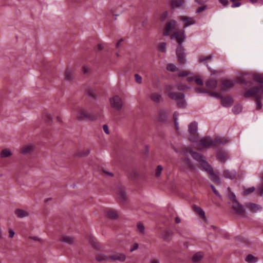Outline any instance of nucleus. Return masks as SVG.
I'll return each instance as SVG.
<instances>
[{
  "label": "nucleus",
  "instance_id": "obj_56",
  "mask_svg": "<svg viewBox=\"0 0 263 263\" xmlns=\"http://www.w3.org/2000/svg\"><path fill=\"white\" fill-rule=\"evenodd\" d=\"M167 12H164L161 15V21H164L166 19V18L167 17Z\"/></svg>",
  "mask_w": 263,
  "mask_h": 263
},
{
  "label": "nucleus",
  "instance_id": "obj_37",
  "mask_svg": "<svg viewBox=\"0 0 263 263\" xmlns=\"http://www.w3.org/2000/svg\"><path fill=\"white\" fill-rule=\"evenodd\" d=\"M194 210L200 216L205 217L204 212L201 208L197 206H194Z\"/></svg>",
  "mask_w": 263,
  "mask_h": 263
},
{
  "label": "nucleus",
  "instance_id": "obj_48",
  "mask_svg": "<svg viewBox=\"0 0 263 263\" xmlns=\"http://www.w3.org/2000/svg\"><path fill=\"white\" fill-rule=\"evenodd\" d=\"M211 187L214 194L218 197H221V195L213 185H211Z\"/></svg>",
  "mask_w": 263,
  "mask_h": 263
},
{
  "label": "nucleus",
  "instance_id": "obj_64",
  "mask_svg": "<svg viewBox=\"0 0 263 263\" xmlns=\"http://www.w3.org/2000/svg\"><path fill=\"white\" fill-rule=\"evenodd\" d=\"M196 91L198 92L201 93H206V92L203 91L200 88H196Z\"/></svg>",
  "mask_w": 263,
  "mask_h": 263
},
{
  "label": "nucleus",
  "instance_id": "obj_24",
  "mask_svg": "<svg viewBox=\"0 0 263 263\" xmlns=\"http://www.w3.org/2000/svg\"><path fill=\"white\" fill-rule=\"evenodd\" d=\"M170 3L172 7H180L184 5V0H170Z\"/></svg>",
  "mask_w": 263,
  "mask_h": 263
},
{
  "label": "nucleus",
  "instance_id": "obj_44",
  "mask_svg": "<svg viewBox=\"0 0 263 263\" xmlns=\"http://www.w3.org/2000/svg\"><path fill=\"white\" fill-rule=\"evenodd\" d=\"M254 191H255V187H253V186L250 187H249L247 189H246L244 191L243 194L245 195H249L250 193L253 192Z\"/></svg>",
  "mask_w": 263,
  "mask_h": 263
},
{
  "label": "nucleus",
  "instance_id": "obj_18",
  "mask_svg": "<svg viewBox=\"0 0 263 263\" xmlns=\"http://www.w3.org/2000/svg\"><path fill=\"white\" fill-rule=\"evenodd\" d=\"M213 54H210L208 56L204 57L203 55H200L199 57L198 60L200 63H204L209 70H211V68L209 67V64L207 63L206 61H211L213 58Z\"/></svg>",
  "mask_w": 263,
  "mask_h": 263
},
{
  "label": "nucleus",
  "instance_id": "obj_33",
  "mask_svg": "<svg viewBox=\"0 0 263 263\" xmlns=\"http://www.w3.org/2000/svg\"><path fill=\"white\" fill-rule=\"evenodd\" d=\"M129 176L132 179L136 180L139 177V172L137 170H132L129 174Z\"/></svg>",
  "mask_w": 263,
  "mask_h": 263
},
{
  "label": "nucleus",
  "instance_id": "obj_63",
  "mask_svg": "<svg viewBox=\"0 0 263 263\" xmlns=\"http://www.w3.org/2000/svg\"><path fill=\"white\" fill-rule=\"evenodd\" d=\"M96 48L98 49L99 50H102L103 49V46L101 44H98L96 46Z\"/></svg>",
  "mask_w": 263,
  "mask_h": 263
},
{
  "label": "nucleus",
  "instance_id": "obj_30",
  "mask_svg": "<svg viewBox=\"0 0 263 263\" xmlns=\"http://www.w3.org/2000/svg\"><path fill=\"white\" fill-rule=\"evenodd\" d=\"M62 242L68 243V244H72L74 242V238L72 237L68 236H63L61 240Z\"/></svg>",
  "mask_w": 263,
  "mask_h": 263
},
{
  "label": "nucleus",
  "instance_id": "obj_2",
  "mask_svg": "<svg viewBox=\"0 0 263 263\" xmlns=\"http://www.w3.org/2000/svg\"><path fill=\"white\" fill-rule=\"evenodd\" d=\"M255 81L261 83L258 87H254L246 91L244 96L246 98L255 96L256 98V109H260L262 107L261 101L263 100V74L255 75Z\"/></svg>",
  "mask_w": 263,
  "mask_h": 263
},
{
  "label": "nucleus",
  "instance_id": "obj_11",
  "mask_svg": "<svg viewBox=\"0 0 263 263\" xmlns=\"http://www.w3.org/2000/svg\"><path fill=\"white\" fill-rule=\"evenodd\" d=\"M176 23V22L174 20H171L168 22L165 26L163 35L167 36L169 35L170 32L175 29Z\"/></svg>",
  "mask_w": 263,
  "mask_h": 263
},
{
  "label": "nucleus",
  "instance_id": "obj_22",
  "mask_svg": "<svg viewBox=\"0 0 263 263\" xmlns=\"http://www.w3.org/2000/svg\"><path fill=\"white\" fill-rule=\"evenodd\" d=\"M218 82L215 79H210L208 80L205 83L206 86L210 88L214 89L216 87L217 85Z\"/></svg>",
  "mask_w": 263,
  "mask_h": 263
},
{
  "label": "nucleus",
  "instance_id": "obj_45",
  "mask_svg": "<svg viewBox=\"0 0 263 263\" xmlns=\"http://www.w3.org/2000/svg\"><path fill=\"white\" fill-rule=\"evenodd\" d=\"M189 88V87H187L186 85L184 84H180L177 85V89L179 90L185 91Z\"/></svg>",
  "mask_w": 263,
  "mask_h": 263
},
{
  "label": "nucleus",
  "instance_id": "obj_41",
  "mask_svg": "<svg viewBox=\"0 0 263 263\" xmlns=\"http://www.w3.org/2000/svg\"><path fill=\"white\" fill-rule=\"evenodd\" d=\"M163 167L161 165H158L155 171V175L156 177H159L162 171Z\"/></svg>",
  "mask_w": 263,
  "mask_h": 263
},
{
  "label": "nucleus",
  "instance_id": "obj_7",
  "mask_svg": "<svg viewBox=\"0 0 263 263\" xmlns=\"http://www.w3.org/2000/svg\"><path fill=\"white\" fill-rule=\"evenodd\" d=\"M77 117L80 120H82L84 119L94 120L97 118L96 115L88 112L86 110L83 108H81L79 110L78 113L77 114Z\"/></svg>",
  "mask_w": 263,
  "mask_h": 263
},
{
  "label": "nucleus",
  "instance_id": "obj_40",
  "mask_svg": "<svg viewBox=\"0 0 263 263\" xmlns=\"http://www.w3.org/2000/svg\"><path fill=\"white\" fill-rule=\"evenodd\" d=\"M137 230L141 233L143 234L144 233L145 228L144 225L141 222H138L137 223Z\"/></svg>",
  "mask_w": 263,
  "mask_h": 263
},
{
  "label": "nucleus",
  "instance_id": "obj_35",
  "mask_svg": "<svg viewBox=\"0 0 263 263\" xmlns=\"http://www.w3.org/2000/svg\"><path fill=\"white\" fill-rule=\"evenodd\" d=\"M245 260L249 263H254L256 262L257 259L253 255L249 254L246 257Z\"/></svg>",
  "mask_w": 263,
  "mask_h": 263
},
{
  "label": "nucleus",
  "instance_id": "obj_17",
  "mask_svg": "<svg viewBox=\"0 0 263 263\" xmlns=\"http://www.w3.org/2000/svg\"><path fill=\"white\" fill-rule=\"evenodd\" d=\"M181 20L183 21L184 23V27H186L190 25L194 24L195 23V21L193 18L185 16H182L181 17Z\"/></svg>",
  "mask_w": 263,
  "mask_h": 263
},
{
  "label": "nucleus",
  "instance_id": "obj_53",
  "mask_svg": "<svg viewBox=\"0 0 263 263\" xmlns=\"http://www.w3.org/2000/svg\"><path fill=\"white\" fill-rule=\"evenodd\" d=\"M139 248V245L137 243H135L134 246L130 248V251L133 252L134 251L138 249Z\"/></svg>",
  "mask_w": 263,
  "mask_h": 263
},
{
  "label": "nucleus",
  "instance_id": "obj_3",
  "mask_svg": "<svg viewBox=\"0 0 263 263\" xmlns=\"http://www.w3.org/2000/svg\"><path fill=\"white\" fill-rule=\"evenodd\" d=\"M185 38L184 31H176L171 35L172 40L176 39L178 43L176 48V55L179 63L180 64H184L186 63V53L182 46V43Z\"/></svg>",
  "mask_w": 263,
  "mask_h": 263
},
{
  "label": "nucleus",
  "instance_id": "obj_16",
  "mask_svg": "<svg viewBox=\"0 0 263 263\" xmlns=\"http://www.w3.org/2000/svg\"><path fill=\"white\" fill-rule=\"evenodd\" d=\"M246 206L251 212L253 213H256L257 211H260L262 209V207L260 205L250 202L247 203L246 204Z\"/></svg>",
  "mask_w": 263,
  "mask_h": 263
},
{
  "label": "nucleus",
  "instance_id": "obj_62",
  "mask_svg": "<svg viewBox=\"0 0 263 263\" xmlns=\"http://www.w3.org/2000/svg\"><path fill=\"white\" fill-rule=\"evenodd\" d=\"M186 80L189 82H192V81L195 80V77H189L186 79Z\"/></svg>",
  "mask_w": 263,
  "mask_h": 263
},
{
  "label": "nucleus",
  "instance_id": "obj_46",
  "mask_svg": "<svg viewBox=\"0 0 263 263\" xmlns=\"http://www.w3.org/2000/svg\"><path fill=\"white\" fill-rule=\"evenodd\" d=\"M135 80L136 82L138 84H141L142 81V77L138 74H135Z\"/></svg>",
  "mask_w": 263,
  "mask_h": 263
},
{
  "label": "nucleus",
  "instance_id": "obj_31",
  "mask_svg": "<svg viewBox=\"0 0 263 263\" xmlns=\"http://www.w3.org/2000/svg\"><path fill=\"white\" fill-rule=\"evenodd\" d=\"M12 155L9 149L5 148L2 151L0 156L2 158H7L10 157Z\"/></svg>",
  "mask_w": 263,
  "mask_h": 263
},
{
  "label": "nucleus",
  "instance_id": "obj_59",
  "mask_svg": "<svg viewBox=\"0 0 263 263\" xmlns=\"http://www.w3.org/2000/svg\"><path fill=\"white\" fill-rule=\"evenodd\" d=\"M241 5V3H239V2H237V3H233L231 7L232 8H235V7H239Z\"/></svg>",
  "mask_w": 263,
  "mask_h": 263
},
{
  "label": "nucleus",
  "instance_id": "obj_57",
  "mask_svg": "<svg viewBox=\"0 0 263 263\" xmlns=\"http://www.w3.org/2000/svg\"><path fill=\"white\" fill-rule=\"evenodd\" d=\"M149 263H160V261L158 259L153 258L149 260Z\"/></svg>",
  "mask_w": 263,
  "mask_h": 263
},
{
  "label": "nucleus",
  "instance_id": "obj_6",
  "mask_svg": "<svg viewBox=\"0 0 263 263\" xmlns=\"http://www.w3.org/2000/svg\"><path fill=\"white\" fill-rule=\"evenodd\" d=\"M197 128L198 124L196 122H193L189 125L188 131L191 134L189 137V139L192 142H196L198 141Z\"/></svg>",
  "mask_w": 263,
  "mask_h": 263
},
{
  "label": "nucleus",
  "instance_id": "obj_8",
  "mask_svg": "<svg viewBox=\"0 0 263 263\" xmlns=\"http://www.w3.org/2000/svg\"><path fill=\"white\" fill-rule=\"evenodd\" d=\"M111 106L117 110L121 109L123 106V102L120 97L115 96L110 99Z\"/></svg>",
  "mask_w": 263,
  "mask_h": 263
},
{
  "label": "nucleus",
  "instance_id": "obj_42",
  "mask_svg": "<svg viewBox=\"0 0 263 263\" xmlns=\"http://www.w3.org/2000/svg\"><path fill=\"white\" fill-rule=\"evenodd\" d=\"M167 69L168 71L174 72L177 69L176 66L173 64H169L167 66Z\"/></svg>",
  "mask_w": 263,
  "mask_h": 263
},
{
  "label": "nucleus",
  "instance_id": "obj_15",
  "mask_svg": "<svg viewBox=\"0 0 263 263\" xmlns=\"http://www.w3.org/2000/svg\"><path fill=\"white\" fill-rule=\"evenodd\" d=\"M118 197L120 202L124 204H125L127 201V197L125 192L124 190L120 189L118 193Z\"/></svg>",
  "mask_w": 263,
  "mask_h": 263
},
{
  "label": "nucleus",
  "instance_id": "obj_32",
  "mask_svg": "<svg viewBox=\"0 0 263 263\" xmlns=\"http://www.w3.org/2000/svg\"><path fill=\"white\" fill-rule=\"evenodd\" d=\"M203 255L202 252H198L193 256L192 261L194 262H198L203 258Z\"/></svg>",
  "mask_w": 263,
  "mask_h": 263
},
{
  "label": "nucleus",
  "instance_id": "obj_51",
  "mask_svg": "<svg viewBox=\"0 0 263 263\" xmlns=\"http://www.w3.org/2000/svg\"><path fill=\"white\" fill-rule=\"evenodd\" d=\"M229 196L230 199L233 201L234 202H235V201H237L235 195L233 193H230Z\"/></svg>",
  "mask_w": 263,
  "mask_h": 263
},
{
  "label": "nucleus",
  "instance_id": "obj_28",
  "mask_svg": "<svg viewBox=\"0 0 263 263\" xmlns=\"http://www.w3.org/2000/svg\"><path fill=\"white\" fill-rule=\"evenodd\" d=\"M223 176L224 177L228 179H234L236 176V172L235 171H230L226 170L223 172Z\"/></svg>",
  "mask_w": 263,
  "mask_h": 263
},
{
  "label": "nucleus",
  "instance_id": "obj_26",
  "mask_svg": "<svg viewBox=\"0 0 263 263\" xmlns=\"http://www.w3.org/2000/svg\"><path fill=\"white\" fill-rule=\"evenodd\" d=\"M172 235V232L170 230H166L162 232L161 238L165 241H168Z\"/></svg>",
  "mask_w": 263,
  "mask_h": 263
},
{
  "label": "nucleus",
  "instance_id": "obj_23",
  "mask_svg": "<svg viewBox=\"0 0 263 263\" xmlns=\"http://www.w3.org/2000/svg\"><path fill=\"white\" fill-rule=\"evenodd\" d=\"M107 216L110 219H117L118 218V214L117 211L109 209L107 212Z\"/></svg>",
  "mask_w": 263,
  "mask_h": 263
},
{
  "label": "nucleus",
  "instance_id": "obj_60",
  "mask_svg": "<svg viewBox=\"0 0 263 263\" xmlns=\"http://www.w3.org/2000/svg\"><path fill=\"white\" fill-rule=\"evenodd\" d=\"M196 2L199 5H203L208 0H195Z\"/></svg>",
  "mask_w": 263,
  "mask_h": 263
},
{
  "label": "nucleus",
  "instance_id": "obj_55",
  "mask_svg": "<svg viewBox=\"0 0 263 263\" xmlns=\"http://www.w3.org/2000/svg\"><path fill=\"white\" fill-rule=\"evenodd\" d=\"M219 2L224 6H228L229 2L228 0H219Z\"/></svg>",
  "mask_w": 263,
  "mask_h": 263
},
{
  "label": "nucleus",
  "instance_id": "obj_12",
  "mask_svg": "<svg viewBox=\"0 0 263 263\" xmlns=\"http://www.w3.org/2000/svg\"><path fill=\"white\" fill-rule=\"evenodd\" d=\"M15 214L19 218H24L29 217L30 213L29 211L21 209H17L14 211Z\"/></svg>",
  "mask_w": 263,
  "mask_h": 263
},
{
  "label": "nucleus",
  "instance_id": "obj_49",
  "mask_svg": "<svg viewBox=\"0 0 263 263\" xmlns=\"http://www.w3.org/2000/svg\"><path fill=\"white\" fill-rule=\"evenodd\" d=\"M189 74H190V73L187 71H181L179 73L178 76L180 77H186Z\"/></svg>",
  "mask_w": 263,
  "mask_h": 263
},
{
  "label": "nucleus",
  "instance_id": "obj_9",
  "mask_svg": "<svg viewBox=\"0 0 263 263\" xmlns=\"http://www.w3.org/2000/svg\"><path fill=\"white\" fill-rule=\"evenodd\" d=\"M198 145L204 148H210L214 146V142L210 137H204L199 140Z\"/></svg>",
  "mask_w": 263,
  "mask_h": 263
},
{
  "label": "nucleus",
  "instance_id": "obj_58",
  "mask_svg": "<svg viewBox=\"0 0 263 263\" xmlns=\"http://www.w3.org/2000/svg\"><path fill=\"white\" fill-rule=\"evenodd\" d=\"M29 238L35 241H40V238L36 236H29Z\"/></svg>",
  "mask_w": 263,
  "mask_h": 263
},
{
  "label": "nucleus",
  "instance_id": "obj_5",
  "mask_svg": "<svg viewBox=\"0 0 263 263\" xmlns=\"http://www.w3.org/2000/svg\"><path fill=\"white\" fill-rule=\"evenodd\" d=\"M201 170L206 171L210 175L211 179L216 184L220 183V179L218 175L214 173L211 166L205 161L201 164Z\"/></svg>",
  "mask_w": 263,
  "mask_h": 263
},
{
  "label": "nucleus",
  "instance_id": "obj_52",
  "mask_svg": "<svg viewBox=\"0 0 263 263\" xmlns=\"http://www.w3.org/2000/svg\"><path fill=\"white\" fill-rule=\"evenodd\" d=\"M8 233H9V237L10 238H12L14 237L15 232L12 229H9Z\"/></svg>",
  "mask_w": 263,
  "mask_h": 263
},
{
  "label": "nucleus",
  "instance_id": "obj_38",
  "mask_svg": "<svg viewBox=\"0 0 263 263\" xmlns=\"http://www.w3.org/2000/svg\"><path fill=\"white\" fill-rule=\"evenodd\" d=\"M72 78L73 77L71 71L70 70H66L65 79L66 81H70L72 79Z\"/></svg>",
  "mask_w": 263,
  "mask_h": 263
},
{
  "label": "nucleus",
  "instance_id": "obj_19",
  "mask_svg": "<svg viewBox=\"0 0 263 263\" xmlns=\"http://www.w3.org/2000/svg\"><path fill=\"white\" fill-rule=\"evenodd\" d=\"M214 142V146L216 145H224L229 142V139L227 137H217Z\"/></svg>",
  "mask_w": 263,
  "mask_h": 263
},
{
  "label": "nucleus",
  "instance_id": "obj_1",
  "mask_svg": "<svg viewBox=\"0 0 263 263\" xmlns=\"http://www.w3.org/2000/svg\"><path fill=\"white\" fill-rule=\"evenodd\" d=\"M189 155H191L193 158L199 163V168L201 169L202 161H205L204 157L197 152H194L189 147H182L180 152L179 161L180 169L185 172L196 169L195 165L189 158Z\"/></svg>",
  "mask_w": 263,
  "mask_h": 263
},
{
  "label": "nucleus",
  "instance_id": "obj_50",
  "mask_svg": "<svg viewBox=\"0 0 263 263\" xmlns=\"http://www.w3.org/2000/svg\"><path fill=\"white\" fill-rule=\"evenodd\" d=\"M206 8H207V6L206 5L203 6L202 7H200L197 9L196 13H199L201 12L202 11H204V10H205L206 9Z\"/></svg>",
  "mask_w": 263,
  "mask_h": 263
},
{
  "label": "nucleus",
  "instance_id": "obj_13",
  "mask_svg": "<svg viewBox=\"0 0 263 263\" xmlns=\"http://www.w3.org/2000/svg\"><path fill=\"white\" fill-rule=\"evenodd\" d=\"M232 208L235 212L238 214H243L245 213V209L244 206L240 204L238 201L233 202Z\"/></svg>",
  "mask_w": 263,
  "mask_h": 263
},
{
  "label": "nucleus",
  "instance_id": "obj_10",
  "mask_svg": "<svg viewBox=\"0 0 263 263\" xmlns=\"http://www.w3.org/2000/svg\"><path fill=\"white\" fill-rule=\"evenodd\" d=\"M109 258L110 261H119L122 262L125 261L126 255L124 253L116 252L109 255Z\"/></svg>",
  "mask_w": 263,
  "mask_h": 263
},
{
  "label": "nucleus",
  "instance_id": "obj_47",
  "mask_svg": "<svg viewBox=\"0 0 263 263\" xmlns=\"http://www.w3.org/2000/svg\"><path fill=\"white\" fill-rule=\"evenodd\" d=\"M194 81L198 85L202 86L203 84L202 80L200 78L197 77H195Z\"/></svg>",
  "mask_w": 263,
  "mask_h": 263
},
{
  "label": "nucleus",
  "instance_id": "obj_4",
  "mask_svg": "<svg viewBox=\"0 0 263 263\" xmlns=\"http://www.w3.org/2000/svg\"><path fill=\"white\" fill-rule=\"evenodd\" d=\"M174 88L173 85H167L166 87V92L167 96L175 101L177 106L179 108H185L187 106V102L185 99V95L181 92L174 91Z\"/></svg>",
  "mask_w": 263,
  "mask_h": 263
},
{
  "label": "nucleus",
  "instance_id": "obj_34",
  "mask_svg": "<svg viewBox=\"0 0 263 263\" xmlns=\"http://www.w3.org/2000/svg\"><path fill=\"white\" fill-rule=\"evenodd\" d=\"M90 153V149H87L84 151H79L76 153V155L78 157H85L88 155Z\"/></svg>",
  "mask_w": 263,
  "mask_h": 263
},
{
  "label": "nucleus",
  "instance_id": "obj_43",
  "mask_svg": "<svg viewBox=\"0 0 263 263\" xmlns=\"http://www.w3.org/2000/svg\"><path fill=\"white\" fill-rule=\"evenodd\" d=\"M218 159L222 162H224L227 159V156L223 153H219L218 155Z\"/></svg>",
  "mask_w": 263,
  "mask_h": 263
},
{
  "label": "nucleus",
  "instance_id": "obj_36",
  "mask_svg": "<svg viewBox=\"0 0 263 263\" xmlns=\"http://www.w3.org/2000/svg\"><path fill=\"white\" fill-rule=\"evenodd\" d=\"M166 43H165V42L160 43L158 46V50L161 52L165 53L166 51Z\"/></svg>",
  "mask_w": 263,
  "mask_h": 263
},
{
  "label": "nucleus",
  "instance_id": "obj_61",
  "mask_svg": "<svg viewBox=\"0 0 263 263\" xmlns=\"http://www.w3.org/2000/svg\"><path fill=\"white\" fill-rule=\"evenodd\" d=\"M238 83L240 84H247V82L243 80L242 78H239L238 80Z\"/></svg>",
  "mask_w": 263,
  "mask_h": 263
},
{
  "label": "nucleus",
  "instance_id": "obj_20",
  "mask_svg": "<svg viewBox=\"0 0 263 263\" xmlns=\"http://www.w3.org/2000/svg\"><path fill=\"white\" fill-rule=\"evenodd\" d=\"M150 98L153 101L157 103H160L163 100L161 95L157 92L152 93L150 96Z\"/></svg>",
  "mask_w": 263,
  "mask_h": 263
},
{
  "label": "nucleus",
  "instance_id": "obj_14",
  "mask_svg": "<svg viewBox=\"0 0 263 263\" xmlns=\"http://www.w3.org/2000/svg\"><path fill=\"white\" fill-rule=\"evenodd\" d=\"M35 149V146L32 144L26 145L21 148V153L25 155L31 154Z\"/></svg>",
  "mask_w": 263,
  "mask_h": 263
},
{
  "label": "nucleus",
  "instance_id": "obj_21",
  "mask_svg": "<svg viewBox=\"0 0 263 263\" xmlns=\"http://www.w3.org/2000/svg\"><path fill=\"white\" fill-rule=\"evenodd\" d=\"M96 259L99 262H106L110 260L109 256H107L102 253H98L96 256Z\"/></svg>",
  "mask_w": 263,
  "mask_h": 263
},
{
  "label": "nucleus",
  "instance_id": "obj_27",
  "mask_svg": "<svg viewBox=\"0 0 263 263\" xmlns=\"http://www.w3.org/2000/svg\"><path fill=\"white\" fill-rule=\"evenodd\" d=\"M167 119V114L164 110H160L157 120L159 122H163Z\"/></svg>",
  "mask_w": 263,
  "mask_h": 263
},
{
  "label": "nucleus",
  "instance_id": "obj_25",
  "mask_svg": "<svg viewBox=\"0 0 263 263\" xmlns=\"http://www.w3.org/2000/svg\"><path fill=\"white\" fill-rule=\"evenodd\" d=\"M221 84L224 87L230 88L234 86V83L232 80L224 79L222 81Z\"/></svg>",
  "mask_w": 263,
  "mask_h": 263
},
{
  "label": "nucleus",
  "instance_id": "obj_29",
  "mask_svg": "<svg viewBox=\"0 0 263 263\" xmlns=\"http://www.w3.org/2000/svg\"><path fill=\"white\" fill-rule=\"evenodd\" d=\"M221 104L224 107H230L232 104V100L230 98H224L221 100Z\"/></svg>",
  "mask_w": 263,
  "mask_h": 263
},
{
  "label": "nucleus",
  "instance_id": "obj_39",
  "mask_svg": "<svg viewBox=\"0 0 263 263\" xmlns=\"http://www.w3.org/2000/svg\"><path fill=\"white\" fill-rule=\"evenodd\" d=\"M242 109V106L240 105H237L233 107L232 111L235 114H238L241 111Z\"/></svg>",
  "mask_w": 263,
  "mask_h": 263
},
{
  "label": "nucleus",
  "instance_id": "obj_54",
  "mask_svg": "<svg viewBox=\"0 0 263 263\" xmlns=\"http://www.w3.org/2000/svg\"><path fill=\"white\" fill-rule=\"evenodd\" d=\"M103 129L104 132L106 134H109L108 128V126L107 125H106V124L104 125L103 126Z\"/></svg>",
  "mask_w": 263,
  "mask_h": 263
}]
</instances>
